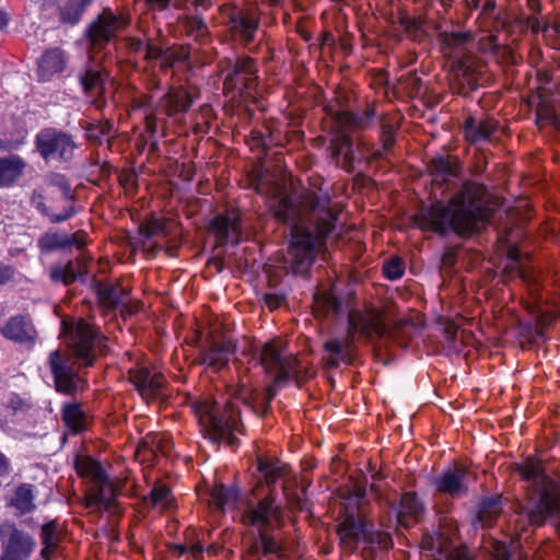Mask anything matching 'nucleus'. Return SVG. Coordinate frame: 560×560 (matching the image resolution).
<instances>
[{
    "mask_svg": "<svg viewBox=\"0 0 560 560\" xmlns=\"http://www.w3.org/2000/svg\"><path fill=\"white\" fill-rule=\"evenodd\" d=\"M228 66L223 71L226 75L223 80V92L232 94V97L253 96L259 83L258 66L249 56H238L234 62L226 60Z\"/></svg>",
    "mask_w": 560,
    "mask_h": 560,
    "instance_id": "obj_10",
    "label": "nucleus"
},
{
    "mask_svg": "<svg viewBox=\"0 0 560 560\" xmlns=\"http://www.w3.org/2000/svg\"><path fill=\"white\" fill-rule=\"evenodd\" d=\"M258 470L262 474L267 486L275 485L288 471V466L278 459L258 457Z\"/></svg>",
    "mask_w": 560,
    "mask_h": 560,
    "instance_id": "obj_41",
    "label": "nucleus"
},
{
    "mask_svg": "<svg viewBox=\"0 0 560 560\" xmlns=\"http://www.w3.org/2000/svg\"><path fill=\"white\" fill-rule=\"evenodd\" d=\"M398 23L406 32H415L421 27L422 21L418 16L410 15L405 10L398 12Z\"/></svg>",
    "mask_w": 560,
    "mask_h": 560,
    "instance_id": "obj_58",
    "label": "nucleus"
},
{
    "mask_svg": "<svg viewBox=\"0 0 560 560\" xmlns=\"http://www.w3.org/2000/svg\"><path fill=\"white\" fill-rule=\"evenodd\" d=\"M35 145L45 161L68 162L72 160L77 143L73 137L55 128L40 130L35 139Z\"/></svg>",
    "mask_w": 560,
    "mask_h": 560,
    "instance_id": "obj_12",
    "label": "nucleus"
},
{
    "mask_svg": "<svg viewBox=\"0 0 560 560\" xmlns=\"http://www.w3.org/2000/svg\"><path fill=\"white\" fill-rule=\"evenodd\" d=\"M176 548L179 550L180 555L189 551L195 558L200 557L203 551V547L200 542H196L190 546L178 545Z\"/></svg>",
    "mask_w": 560,
    "mask_h": 560,
    "instance_id": "obj_63",
    "label": "nucleus"
},
{
    "mask_svg": "<svg viewBox=\"0 0 560 560\" xmlns=\"http://www.w3.org/2000/svg\"><path fill=\"white\" fill-rule=\"evenodd\" d=\"M341 311L340 301L330 291H319L314 294L313 314L316 318L323 319L338 315Z\"/></svg>",
    "mask_w": 560,
    "mask_h": 560,
    "instance_id": "obj_34",
    "label": "nucleus"
},
{
    "mask_svg": "<svg viewBox=\"0 0 560 560\" xmlns=\"http://www.w3.org/2000/svg\"><path fill=\"white\" fill-rule=\"evenodd\" d=\"M190 57L189 45H173L164 50L163 60L161 61L162 68H172L176 63L185 62Z\"/></svg>",
    "mask_w": 560,
    "mask_h": 560,
    "instance_id": "obj_47",
    "label": "nucleus"
},
{
    "mask_svg": "<svg viewBox=\"0 0 560 560\" xmlns=\"http://www.w3.org/2000/svg\"><path fill=\"white\" fill-rule=\"evenodd\" d=\"M485 196L486 187L482 184L466 180L447 202L439 200L421 210L416 215V223L423 231L441 235L450 232L462 237L478 234L489 222Z\"/></svg>",
    "mask_w": 560,
    "mask_h": 560,
    "instance_id": "obj_2",
    "label": "nucleus"
},
{
    "mask_svg": "<svg viewBox=\"0 0 560 560\" xmlns=\"http://www.w3.org/2000/svg\"><path fill=\"white\" fill-rule=\"evenodd\" d=\"M25 165L16 155L0 158V187L13 185L23 174Z\"/></svg>",
    "mask_w": 560,
    "mask_h": 560,
    "instance_id": "obj_36",
    "label": "nucleus"
},
{
    "mask_svg": "<svg viewBox=\"0 0 560 560\" xmlns=\"http://www.w3.org/2000/svg\"><path fill=\"white\" fill-rule=\"evenodd\" d=\"M440 37L445 48L450 49L459 48L470 39L467 33H443Z\"/></svg>",
    "mask_w": 560,
    "mask_h": 560,
    "instance_id": "obj_54",
    "label": "nucleus"
},
{
    "mask_svg": "<svg viewBox=\"0 0 560 560\" xmlns=\"http://www.w3.org/2000/svg\"><path fill=\"white\" fill-rule=\"evenodd\" d=\"M93 0H58L59 20L63 24L75 25Z\"/></svg>",
    "mask_w": 560,
    "mask_h": 560,
    "instance_id": "obj_33",
    "label": "nucleus"
},
{
    "mask_svg": "<svg viewBox=\"0 0 560 560\" xmlns=\"http://www.w3.org/2000/svg\"><path fill=\"white\" fill-rule=\"evenodd\" d=\"M173 448L171 436L166 433L147 434L138 444L137 453L143 459L149 460L159 454L168 455Z\"/></svg>",
    "mask_w": 560,
    "mask_h": 560,
    "instance_id": "obj_28",
    "label": "nucleus"
},
{
    "mask_svg": "<svg viewBox=\"0 0 560 560\" xmlns=\"http://www.w3.org/2000/svg\"><path fill=\"white\" fill-rule=\"evenodd\" d=\"M1 335L19 343L33 345L36 339V329L32 322L22 315L12 316L0 328Z\"/></svg>",
    "mask_w": 560,
    "mask_h": 560,
    "instance_id": "obj_25",
    "label": "nucleus"
},
{
    "mask_svg": "<svg viewBox=\"0 0 560 560\" xmlns=\"http://www.w3.org/2000/svg\"><path fill=\"white\" fill-rule=\"evenodd\" d=\"M128 380L145 400L160 396L166 384L165 376L161 372L147 366L130 369L128 371Z\"/></svg>",
    "mask_w": 560,
    "mask_h": 560,
    "instance_id": "obj_17",
    "label": "nucleus"
},
{
    "mask_svg": "<svg viewBox=\"0 0 560 560\" xmlns=\"http://www.w3.org/2000/svg\"><path fill=\"white\" fill-rule=\"evenodd\" d=\"M231 31L244 45L255 39L259 16L255 10H237L230 15Z\"/></svg>",
    "mask_w": 560,
    "mask_h": 560,
    "instance_id": "obj_21",
    "label": "nucleus"
},
{
    "mask_svg": "<svg viewBox=\"0 0 560 560\" xmlns=\"http://www.w3.org/2000/svg\"><path fill=\"white\" fill-rule=\"evenodd\" d=\"M195 415L203 435L213 442L235 443L234 432L241 431L240 410L235 402L226 404L220 415L215 402L205 399L194 405Z\"/></svg>",
    "mask_w": 560,
    "mask_h": 560,
    "instance_id": "obj_7",
    "label": "nucleus"
},
{
    "mask_svg": "<svg viewBox=\"0 0 560 560\" xmlns=\"http://www.w3.org/2000/svg\"><path fill=\"white\" fill-rule=\"evenodd\" d=\"M434 187L447 185L453 178L462 174V165L457 156L446 155L433 158L428 164Z\"/></svg>",
    "mask_w": 560,
    "mask_h": 560,
    "instance_id": "obj_20",
    "label": "nucleus"
},
{
    "mask_svg": "<svg viewBox=\"0 0 560 560\" xmlns=\"http://www.w3.org/2000/svg\"><path fill=\"white\" fill-rule=\"evenodd\" d=\"M264 301H265V304L268 306V308L270 311H273V310L279 308L282 305L284 298L280 294L267 293L264 296Z\"/></svg>",
    "mask_w": 560,
    "mask_h": 560,
    "instance_id": "obj_61",
    "label": "nucleus"
},
{
    "mask_svg": "<svg viewBox=\"0 0 560 560\" xmlns=\"http://www.w3.org/2000/svg\"><path fill=\"white\" fill-rule=\"evenodd\" d=\"M258 395H259V393L256 389L252 388L248 385V383L244 380V377H242L240 380L237 389L234 394V399L241 400L246 407L253 409L254 412H256L260 416H264L266 413V411L268 410V408L270 406V401L275 397L276 392L272 386H269L266 389V394H265L264 400L260 404L259 410H257L256 407L253 405V402L256 400Z\"/></svg>",
    "mask_w": 560,
    "mask_h": 560,
    "instance_id": "obj_30",
    "label": "nucleus"
},
{
    "mask_svg": "<svg viewBox=\"0 0 560 560\" xmlns=\"http://www.w3.org/2000/svg\"><path fill=\"white\" fill-rule=\"evenodd\" d=\"M119 185L128 195H135L138 189V176L132 170H122L118 175Z\"/></svg>",
    "mask_w": 560,
    "mask_h": 560,
    "instance_id": "obj_52",
    "label": "nucleus"
},
{
    "mask_svg": "<svg viewBox=\"0 0 560 560\" xmlns=\"http://www.w3.org/2000/svg\"><path fill=\"white\" fill-rule=\"evenodd\" d=\"M475 479L476 475L465 465H454L438 476L433 486L436 493L457 499L468 494L469 483Z\"/></svg>",
    "mask_w": 560,
    "mask_h": 560,
    "instance_id": "obj_15",
    "label": "nucleus"
},
{
    "mask_svg": "<svg viewBox=\"0 0 560 560\" xmlns=\"http://www.w3.org/2000/svg\"><path fill=\"white\" fill-rule=\"evenodd\" d=\"M171 0H145V3L153 10L164 11L168 8Z\"/></svg>",
    "mask_w": 560,
    "mask_h": 560,
    "instance_id": "obj_64",
    "label": "nucleus"
},
{
    "mask_svg": "<svg viewBox=\"0 0 560 560\" xmlns=\"http://www.w3.org/2000/svg\"><path fill=\"white\" fill-rule=\"evenodd\" d=\"M86 132L90 140L101 141L103 137L109 136L113 132V124L108 120L97 121L90 125Z\"/></svg>",
    "mask_w": 560,
    "mask_h": 560,
    "instance_id": "obj_53",
    "label": "nucleus"
},
{
    "mask_svg": "<svg viewBox=\"0 0 560 560\" xmlns=\"http://www.w3.org/2000/svg\"><path fill=\"white\" fill-rule=\"evenodd\" d=\"M373 526L366 524L365 534H364V542H366L370 548L374 549H388L393 546L392 536L383 530H374Z\"/></svg>",
    "mask_w": 560,
    "mask_h": 560,
    "instance_id": "obj_48",
    "label": "nucleus"
},
{
    "mask_svg": "<svg viewBox=\"0 0 560 560\" xmlns=\"http://www.w3.org/2000/svg\"><path fill=\"white\" fill-rule=\"evenodd\" d=\"M5 410L11 415L25 412L28 409L27 401L19 394L11 393L4 402Z\"/></svg>",
    "mask_w": 560,
    "mask_h": 560,
    "instance_id": "obj_55",
    "label": "nucleus"
},
{
    "mask_svg": "<svg viewBox=\"0 0 560 560\" xmlns=\"http://www.w3.org/2000/svg\"><path fill=\"white\" fill-rule=\"evenodd\" d=\"M65 341L73 358L92 365L96 358L95 349L100 347L105 337L98 329L83 318L62 322Z\"/></svg>",
    "mask_w": 560,
    "mask_h": 560,
    "instance_id": "obj_9",
    "label": "nucleus"
},
{
    "mask_svg": "<svg viewBox=\"0 0 560 560\" xmlns=\"http://www.w3.org/2000/svg\"><path fill=\"white\" fill-rule=\"evenodd\" d=\"M365 528L366 523L360 518L346 516L337 528L341 548L347 552L354 551L359 542L364 540Z\"/></svg>",
    "mask_w": 560,
    "mask_h": 560,
    "instance_id": "obj_24",
    "label": "nucleus"
},
{
    "mask_svg": "<svg viewBox=\"0 0 560 560\" xmlns=\"http://www.w3.org/2000/svg\"><path fill=\"white\" fill-rule=\"evenodd\" d=\"M342 156V160H341V167L348 172V173H352L353 170H354V155H353V151H352V147H349L345 150V152L341 154Z\"/></svg>",
    "mask_w": 560,
    "mask_h": 560,
    "instance_id": "obj_60",
    "label": "nucleus"
},
{
    "mask_svg": "<svg viewBox=\"0 0 560 560\" xmlns=\"http://www.w3.org/2000/svg\"><path fill=\"white\" fill-rule=\"evenodd\" d=\"M0 560H27L35 548L34 538L14 524L0 527Z\"/></svg>",
    "mask_w": 560,
    "mask_h": 560,
    "instance_id": "obj_14",
    "label": "nucleus"
},
{
    "mask_svg": "<svg viewBox=\"0 0 560 560\" xmlns=\"http://www.w3.org/2000/svg\"><path fill=\"white\" fill-rule=\"evenodd\" d=\"M62 420L72 433H80L89 427V416L77 402L66 404L61 411Z\"/></svg>",
    "mask_w": 560,
    "mask_h": 560,
    "instance_id": "obj_37",
    "label": "nucleus"
},
{
    "mask_svg": "<svg viewBox=\"0 0 560 560\" xmlns=\"http://www.w3.org/2000/svg\"><path fill=\"white\" fill-rule=\"evenodd\" d=\"M185 34L196 42L203 43L209 37V28L202 18L198 15H183L178 19Z\"/></svg>",
    "mask_w": 560,
    "mask_h": 560,
    "instance_id": "obj_38",
    "label": "nucleus"
},
{
    "mask_svg": "<svg viewBox=\"0 0 560 560\" xmlns=\"http://www.w3.org/2000/svg\"><path fill=\"white\" fill-rule=\"evenodd\" d=\"M210 497L211 504L218 510H223L229 506H234L238 498V492L235 488H228L220 483L212 488Z\"/></svg>",
    "mask_w": 560,
    "mask_h": 560,
    "instance_id": "obj_42",
    "label": "nucleus"
},
{
    "mask_svg": "<svg viewBox=\"0 0 560 560\" xmlns=\"http://www.w3.org/2000/svg\"><path fill=\"white\" fill-rule=\"evenodd\" d=\"M328 115L331 118L329 127L331 135H348L351 137L353 132L361 129L364 125L363 118L349 110L331 112L329 109Z\"/></svg>",
    "mask_w": 560,
    "mask_h": 560,
    "instance_id": "obj_31",
    "label": "nucleus"
},
{
    "mask_svg": "<svg viewBox=\"0 0 560 560\" xmlns=\"http://www.w3.org/2000/svg\"><path fill=\"white\" fill-rule=\"evenodd\" d=\"M386 326L382 314L375 308L365 311L353 310L349 313L348 336L345 340L330 339L324 343L327 354L324 362L328 368H338L341 363L351 362V343L357 339H380Z\"/></svg>",
    "mask_w": 560,
    "mask_h": 560,
    "instance_id": "obj_3",
    "label": "nucleus"
},
{
    "mask_svg": "<svg viewBox=\"0 0 560 560\" xmlns=\"http://www.w3.org/2000/svg\"><path fill=\"white\" fill-rule=\"evenodd\" d=\"M174 221L170 219L150 217L140 226V233L145 237H166L172 233Z\"/></svg>",
    "mask_w": 560,
    "mask_h": 560,
    "instance_id": "obj_39",
    "label": "nucleus"
},
{
    "mask_svg": "<svg viewBox=\"0 0 560 560\" xmlns=\"http://www.w3.org/2000/svg\"><path fill=\"white\" fill-rule=\"evenodd\" d=\"M395 133H396V129L393 125L384 124L382 126L381 139H382V143H383V148H382V150H376L375 152H373L369 156V162H373V161H376V160H380V159H383L386 156L387 151H389L395 143Z\"/></svg>",
    "mask_w": 560,
    "mask_h": 560,
    "instance_id": "obj_49",
    "label": "nucleus"
},
{
    "mask_svg": "<svg viewBox=\"0 0 560 560\" xmlns=\"http://www.w3.org/2000/svg\"><path fill=\"white\" fill-rule=\"evenodd\" d=\"M501 512L500 500L490 498L481 502L477 520L482 527H491L501 515Z\"/></svg>",
    "mask_w": 560,
    "mask_h": 560,
    "instance_id": "obj_45",
    "label": "nucleus"
},
{
    "mask_svg": "<svg viewBox=\"0 0 560 560\" xmlns=\"http://www.w3.org/2000/svg\"><path fill=\"white\" fill-rule=\"evenodd\" d=\"M250 186L257 194L278 199L272 206L275 217L283 223H292L287 262L294 275L305 276L335 229L337 210L328 200L320 202L313 192L303 195L301 203L296 205L284 196L282 185L260 173L253 176Z\"/></svg>",
    "mask_w": 560,
    "mask_h": 560,
    "instance_id": "obj_1",
    "label": "nucleus"
},
{
    "mask_svg": "<svg viewBox=\"0 0 560 560\" xmlns=\"http://www.w3.org/2000/svg\"><path fill=\"white\" fill-rule=\"evenodd\" d=\"M11 505L14 506L20 514L32 512L35 509L32 486L25 483L19 486L11 499Z\"/></svg>",
    "mask_w": 560,
    "mask_h": 560,
    "instance_id": "obj_46",
    "label": "nucleus"
},
{
    "mask_svg": "<svg viewBox=\"0 0 560 560\" xmlns=\"http://www.w3.org/2000/svg\"><path fill=\"white\" fill-rule=\"evenodd\" d=\"M126 47L129 54H139L143 49V42L138 37H127L126 38Z\"/></svg>",
    "mask_w": 560,
    "mask_h": 560,
    "instance_id": "obj_62",
    "label": "nucleus"
},
{
    "mask_svg": "<svg viewBox=\"0 0 560 560\" xmlns=\"http://www.w3.org/2000/svg\"><path fill=\"white\" fill-rule=\"evenodd\" d=\"M247 143L252 150L264 154L269 148L282 144V132L277 121L267 119L260 129H253Z\"/></svg>",
    "mask_w": 560,
    "mask_h": 560,
    "instance_id": "obj_23",
    "label": "nucleus"
},
{
    "mask_svg": "<svg viewBox=\"0 0 560 560\" xmlns=\"http://www.w3.org/2000/svg\"><path fill=\"white\" fill-rule=\"evenodd\" d=\"M349 147H352L351 137L348 135H334L330 140V150L334 159H338Z\"/></svg>",
    "mask_w": 560,
    "mask_h": 560,
    "instance_id": "obj_57",
    "label": "nucleus"
},
{
    "mask_svg": "<svg viewBox=\"0 0 560 560\" xmlns=\"http://www.w3.org/2000/svg\"><path fill=\"white\" fill-rule=\"evenodd\" d=\"M194 102L191 92L185 86H171L160 98L159 106L168 117L184 114L189 110Z\"/></svg>",
    "mask_w": 560,
    "mask_h": 560,
    "instance_id": "obj_22",
    "label": "nucleus"
},
{
    "mask_svg": "<svg viewBox=\"0 0 560 560\" xmlns=\"http://www.w3.org/2000/svg\"><path fill=\"white\" fill-rule=\"evenodd\" d=\"M498 128V122L492 118H476L469 116L464 122L465 138L470 143L489 140Z\"/></svg>",
    "mask_w": 560,
    "mask_h": 560,
    "instance_id": "obj_29",
    "label": "nucleus"
},
{
    "mask_svg": "<svg viewBox=\"0 0 560 560\" xmlns=\"http://www.w3.org/2000/svg\"><path fill=\"white\" fill-rule=\"evenodd\" d=\"M281 512L275 504L272 491H269L265 498L260 499L256 506H249L242 515V522L246 526H253L258 529L259 539L250 547V552L256 553L261 549L264 555H279L281 551L280 541L268 533V527L272 521L279 520Z\"/></svg>",
    "mask_w": 560,
    "mask_h": 560,
    "instance_id": "obj_8",
    "label": "nucleus"
},
{
    "mask_svg": "<svg viewBox=\"0 0 560 560\" xmlns=\"http://www.w3.org/2000/svg\"><path fill=\"white\" fill-rule=\"evenodd\" d=\"M66 67L65 54L60 48L45 51L38 65L42 80H48L52 74L63 71Z\"/></svg>",
    "mask_w": 560,
    "mask_h": 560,
    "instance_id": "obj_35",
    "label": "nucleus"
},
{
    "mask_svg": "<svg viewBox=\"0 0 560 560\" xmlns=\"http://www.w3.org/2000/svg\"><path fill=\"white\" fill-rule=\"evenodd\" d=\"M235 350L236 343L231 338L211 336L199 352V362L214 373L220 372L226 368Z\"/></svg>",
    "mask_w": 560,
    "mask_h": 560,
    "instance_id": "obj_16",
    "label": "nucleus"
},
{
    "mask_svg": "<svg viewBox=\"0 0 560 560\" xmlns=\"http://www.w3.org/2000/svg\"><path fill=\"white\" fill-rule=\"evenodd\" d=\"M42 542L40 555L45 560H50L56 553L59 542L58 523L56 521H50L42 526Z\"/></svg>",
    "mask_w": 560,
    "mask_h": 560,
    "instance_id": "obj_40",
    "label": "nucleus"
},
{
    "mask_svg": "<svg viewBox=\"0 0 560 560\" xmlns=\"http://www.w3.org/2000/svg\"><path fill=\"white\" fill-rule=\"evenodd\" d=\"M88 242L89 235L83 230H78L73 234L48 231L38 238L37 245L43 252H52L71 247L81 249Z\"/></svg>",
    "mask_w": 560,
    "mask_h": 560,
    "instance_id": "obj_19",
    "label": "nucleus"
},
{
    "mask_svg": "<svg viewBox=\"0 0 560 560\" xmlns=\"http://www.w3.org/2000/svg\"><path fill=\"white\" fill-rule=\"evenodd\" d=\"M83 89L89 93H101L103 91V73L98 70H88L81 79Z\"/></svg>",
    "mask_w": 560,
    "mask_h": 560,
    "instance_id": "obj_51",
    "label": "nucleus"
},
{
    "mask_svg": "<svg viewBox=\"0 0 560 560\" xmlns=\"http://www.w3.org/2000/svg\"><path fill=\"white\" fill-rule=\"evenodd\" d=\"M62 209L57 211L54 206H47L45 202V196L34 190L31 196V205L39 210L43 214L47 215L52 223H58L70 219L74 214L73 201L67 195L61 196Z\"/></svg>",
    "mask_w": 560,
    "mask_h": 560,
    "instance_id": "obj_27",
    "label": "nucleus"
},
{
    "mask_svg": "<svg viewBox=\"0 0 560 560\" xmlns=\"http://www.w3.org/2000/svg\"><path fill=\"white\" fill-rule=\"evenodd\" d=\"M210 231L215 236L217 246H223L229 242L238 243L242 234L238 211L228 210L214 217L210 223Z\"/></svg>",
    "mask_w": 560,
    "mask_h": 560,
    "instance_id": "obj_18",
    "label": "nucleus"
},
{
    "mask_svg": "<svg viewBox=\"0 0 560 560\" xmlns=\"http://www.w3.org/2000/svg\"><path fill=\"white\" fill-rule=\"evenodd\" d=\"M150 502L153 508L161 512L171 510L174 505V498L170 487L162 482L154 483L150 491Z\"/></svg>",
    "mask_w": 560,
    "mask_h": 560,
    "instance_id": "obj_43",
    "label": "nucleus"
},
{
    "mask_svg": "<svg viewBox=\"0 0 560 560\" xmlns=\"http://www.w3.org/2000/svg\"><path fill=\"white\" fill-rule=\"evenodd\" d=\"M515 470L537 492L535 505L527 514L529 523L540 526L549 516L560 520V486L545 475L542 463L528 457L522 464H517Z\"/></svg>",
    "mask_w": 560,
    "mask_h": 560,
    "instance_id": "obj_4",
    "label": "nucleus"
},
{
    "mask_svg": "<svg viewBox=\"0 0 560 560\" xmlns=\"http://www.w3.org/2000/svg\"><path fill=\"white\" fill-rule=\"evenodd\" d=\"M130 24V16L124 11L115 12L109 7L88 25L84 35L94 50L104 49L117 34Z\"/></svg>",
    "mask_w": 560,
    "mask_h": 560,
    "instance_id": "obj_11",
    "label": "nucleus"
},
{
    "mask_svg": "<svg viewBox=\"0 0 560 560\" xmlns=\"http://www.w3.org/2000/svg\"><path fill=\"white\" fill-rule=\"evenodd\" d=\"M509 259L511 260V268L515 269L517 272V276L526 283H530L533 285V291L538 290V282L523 265L520 262V252L513 247L510 248L508 254Z\"/></svg>",
    "mask_w": 560,
    "mask_h": 560,
    "instance_id": "obj_50",
    "label": "nucleus"
},
{
    "mask_svg": "<svg viewBox=\"0 0 560 560\" xmlns=\"http://www.w3.org/2000/svg\"><path fill=\"white\" fill-rule=\"evenodd\" d=\"M405 266L399 257H394L383 266V272L387 279L396 280L402 277Z\"/></svg>",
    "mask_w": 560,
    "mask_h": 560,
    "instance_id": "obj_56",
    "label": "nucleus"
},
{
    "mask_svg": "<svg viewBox=\"0 0 560 560\" xmlns=\"http://www.w3.org/2000/svg\"><path fill=\"white\" fill-rule=\"evenodd\" d=\"M48 364L58 393L75 395L86 388V381L74 371L71 359L59 350L49 354Z\"/></svg>",
    "mask_w": 560,
    "mask_h": 560,
    "instance_id": "obj_13",
    "label": "nucleus"
},
{
    "mask_svg": "<svg viewBox=\"0 0 560 560\" xmlns=\"http://www.w3.org/2000/svg\"><path fill=\"white\" fill-rule=\"evenodd\" d=\"M77 474L90 482L84 493V505L89 509L114 511L118 486L108 480L102 464L89 455H78L74 460Z\"/></svg>",
    "mask_w": 560,
    "mask_h": 560,
    "instance_id": "obj_6",
    "label": "nucleus"
},
{
    "mask_svg": "<svg viewBox=\"0 0 560 560\" xmlns=\"http://www.w3.org/2000/svg\"><path fill=\"white\" fill-rule=\"evenodd\" d=\"M85 272V264L78 261H68L65 267H54L50 270V277L54 281H61L65 284H71L75 281L78 275Z\"/></svg>",
    "mask_w": 560,
    "mask_h": 560,
    "instance_id": "obj_44",
    "label": "nucleus"
},
{
    "mask_svg": "<svg viewBox=\"0 0 560 560\" xmlns=\"http://www.w3.org/2000/svg\"><path fill=\"white\" fill-rule=\"evenodd\" d=\"M260 364L265 373L273 378V385L294 380L300 387L315 375L310 364H304L296 355L285 351V345L279 338L262 346Z\"/></svg>",
    "mask_w": 560,
    "mask_h": 560,
    "instance_id": "obj_5",
    "label": "nucleus"
},
{
    "mask_svg": "<svg viewBox=\"0 0 560 560\" xmlns=\"http://www.w3.org/2000/svg\"><path fill=\"white\" fill-rule=\"evenodd\" d=\"M163 54H164V50L158 46L156 44L152 43V42H147L145 44V56L144 58L147 60H155V59H159L161 58V61L163 60Z\"/></svg>",
    "mask_w": 560,
    "mask_h": 560,
    "instance_id": "obj_59",
    "label": "nucleus"
},
{
    "mask_svg": "<svg viewBox=\"0 0 560 560\" xmlns=\"http://www.w3.org/2000/svg\"><path fill=\"white\" fill-rule=\"evenodd\" d=\"M130 288L119 280L114 283H98L96 293L100 304L108 310H115L120 305H126Z\"/></svg>",
    "mask_w": 560,
    "mask_h": 560,
    "instance_id": "obj_26",
    "label": "nucleus"
},
{
    "mask_svg": "<svg viewBox=\"0 0 560 560\" xmlns=\"http://www.w3.org/2000/svg\"><path fill=\"white\" fill-rule=\"evenodd\" d=\"M423 512V505L417 498L416 493L406 492L400 499V509L398 511V524L409 527L419 521Z\"/></svg>",
    "mask_w": 560,
    "mask_h": 560,
    "instance_id": "obj_32",
    "label": "nucleus"
}]
</instances>
